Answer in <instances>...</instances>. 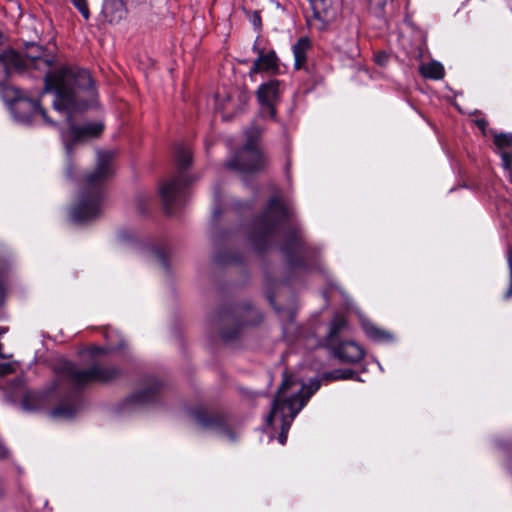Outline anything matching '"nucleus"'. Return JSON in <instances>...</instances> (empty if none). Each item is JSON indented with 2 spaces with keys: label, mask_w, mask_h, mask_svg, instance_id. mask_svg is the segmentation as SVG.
<instances>
[{
  "label": "nucleus",
  "mask_w": 512,
  "mask_h": 512,
  "mask_svg": "<svg viewBox=\"0 0 512 512\" xmlns=\"http://www.w3.org/2000/svg\"><path fill=\"white\" fill-rule=\"evenodd\" d=\"M157 397V389L151 387L133 394L126 401L128 407H137L152 403Z\"/></svg>",
  "instance_id": "obj_17"
},
{
  "label": "nucleus",
  "mask_w": 512,
  "mask_h": 512,
  "mask_svg": "<svg viewBox=\"0 0 512 512\" xmlns=\"http://www.w3.org/2000/svg\"><path fill=\"white\" fill-rule=\"evenodd\" d=\"M330 349L335 357L343 362L355 363L364 357L362 347L353 341H344Z\"/></svg>",
  "instance_id": "obj_13"
},
{
  "label": "nucleus",
  "mask_w": 512,
  "mask_h": 512,
  "mask_svg": "<svg viewBox=\"0 0 512 512\" xmlns=\"http://www.w3.org/2000/svg\"><path fill=\"white\" fill-rule=\"evenodd\" d=\"M4 494V484H3V480L0 478V498L3 496Z\"/></svg>",
  "instance_id": "obj_35"
},
{
  "label": "nucleus",
  "mask_w": 512,
  "mask_h": 512,
  "mask_svg": "<svg viewBox=\"0 0 512 512\" xmlns=\"http://www.w3.org/2000/svg\"><path fill=\"white\" fill-rule=\"evenodd\" d=\"M261 134L262 129L260 127L251 125L245 131V145L236 152L232 159L227 161L226 167L241 173H252L263 169L265 159L258 147Z\"/></svg>",
  "instance_id": "obj_7"
},
{
  "label": "nucleus",
  "mask_w": 512,
  "mask_h": 512,
  "mask_svg": "<svg viewBox=\"0 0 512 512\" xmlns=\"http://www.w3.org/2000/svg\"><path fill=\"white\" fill-rule=\"evenodd\" d=\"M9 456V450L3 442L0 441V460L6 459Z\"/></svg>",
  "instance_id": "obj_32"
},
{
  "label": "nucleus",
  "mask_w": 512,
  "mask_h": 512,
  "mask_svg": "<svg viewBox=\"0 0 512 512\" xmlns=\"http://www.w3.org/2000/svg\"><path fill=\"white\" fill-rule=\"evenodd\" d=\"M102 13L110 23H117L126 15V7L122 0H104Z\"/></svg>",
  "instance_id": "obj_14"
},
{
  "label": "nucleus",
  "mask_w": 512,
  "mask_h": 512,
  "mask_svg": "<svg viewBox=\"0 0 512 512\" xmlns=\"http://www.w3.org/2000/svg\"><path fill=\"white\" fill-rule=\"evenodd\" d=\"M7 329L4 327H0V336H2L4 333H6Z\"/></svg>",
  "instance_id": "obj_39"
},
{
  "label": "nucleus",
  "mask_w": 512,
  "mask_h": 512,
  "mask_svg": "<svg viewBox=\"0 0 512 512\" xmlns=\"http://www.w3.org/2000/svg\"><path fill=\"white\" fill-rule=\"evenodd\" d=\"M16 372L15 362H0V377L10 375Z\"/></svg>",
  "instance_id": "obj_25"
},
{
  "label": "nucleus",
  "mask_w": 512,
  "mask_h": 512,
  "mask_svg": "<svg viewBox=\"0 0 512 512\" xmlns=\"http://www.w3.org/2000/svg\"><path fill=\"white\" fill-rule=\"evenodd\" d=\"M376 62L381 65L385 66L388 62V55L386 53H379L376 55Z\"/></svg>",
  "instance_id": "obj_31"
},
{
  "label": "nucleus",
  "mask_w": 512,
  "mask_h": 512,
  "mask_svg": "<svg viewBox=\"0 0 512 512\" xmlns=\"http://www.w3.org/2000/svg\"><path fill=\"white\" fill-rule=\"evenodd\" d=\"M284 84L277 79L270 80L259 86L257 98L260 104V115L264 118L276 117V105L280 101Z\"/></svg>",
  "instance_id": "obj_10"
},
{
  "label": "nucleus",
  "mask_w": 512,
  "mask_h": 512,
  "mask_svg": "<svg viewBox=\"0 0 512 512\" xmlns=\"http://www.w3.org/2000/svg\"><path fill=\"white\" fill-rule=\"evenodd\" d=\"M76 9L87 20L90 17L89 8L86 0H71Z\"/></svg>",
  "instance_id": "obj_23"
},
{
  "label": "nucleus",
  "mask_w": 512,
  "mask_h": 512,
  "mask_svg": "<svg viewBox=\"0 0 512 512\" xmlns=\"http://www.w3.org/2000/svg\"><path fill=\"white\" fill-rule=\"evenodd\" d=\"M248 313L252 314V315H255V316H258L259 313L257 310H254V309H251Z\"/></svg>",
  "instance_id": "obj_37"
},
{
  "label": "nucleus",
  "mask_w": 512,
  "mask_h": 512,
  "mask_svg": "<svg viewBox=\"0 0 512 512\" xmlns=\"http://www.w3.org/2000/svg\"><path fill=\"white\" fill-rule=\"evenodd\" d=\"M220 214V211L218 208L214 210V216L217 217Z\"/></svg>",
  "instance_id": "obj_41"
},
{
  "label": "nucleus",
  "mask_w": 512,
  "mask_h": 512,
  "mask_svg": "<svg viewBox=\"0 0 512 512\" xmlns=\"http://www.w3.org/2000/svg\"><path fill=\"white\" fill-rule=\"evenodd\" d=\"M240 331V325L238 323H233V328L231 330L222 329L221 337L224 341H231L235 339Z\"/></svg>",
  "instance_id": "obj_22"
},
{
  "label": "nucleus",
  "mask_w": 512,
  "mask_h": 512,
  "mask_svg": "<svg viewBox=\"0 0 512 512\" xmlns=\"http://www.w3.org/2000/svg\"><path fill=\"white\" fill-rule=\"evenodd\" d=\"M476 125L482 130L484 131L485 128L487 127L488 125V122L485 120V119H477L476 120Z\"/></svg>",
  "instance_id": "obj_33"
},
{
  "label": "nucleus",
  "mask_w": 512,
  "mask_h": 512,
  "mask_svg": "<svg viewBox=\"0 0 512 512\" xmlns=\"http://www.w3.org/2000/svg\"><path fill=\"white\" fill-rule=\"evenodd\" d=\"M231 320V316L230 315H225L224 318H223V321L225 322H230Z\"/></svg>",
  "instance_id": "obj_38"
},
{
  "label": "nucleus",
  "mask_w": 512,
  "mask_h": 512,
  "mask_svg": "<svg viewBox=\"0 0 512 512\" xmlns=\"http://www.w3.org/2000/svg\"><path fill=\"white\" fill-rule=\"evenodd\" d=\"M0 350H2V344H1V343H0ZM0 357H1V358H3V359H4V358H7V356H6V355H4V354L2 353V351H0Z\"/></svg>",
  "instance_id": "obj_40"
},
{
  "label": "nucleus",
  "mask_w": 512,
  "mask_h": 512,
  "mask_svg": "<svg viewBox=\"0 0 512 512\" xmlns=\"http://www.w3.org/2000/svg\"><path fill=\"white\" fill-rule=\"evenodd\" d=\"M176 160L180 171L172 179L163 182L159 187L163 207L168 214L174 213L186 201V188L189 179L183 170L188 168L192 162L190 150L180 147L177 151Z\"/></svg>",
  "instance_id": "obj_6"
},
{
  "label": "nucleus",
  "mask_w": 512,
  "mask_h": 512,
  "mask_svg": "<svg viewBox=\"0 0 512 512\" xmlns=\"http://www.w3.org/2000/svg\"><path fill=\"white\" fill-rule=\"evenodd\" d=\"M494 144L499 149H505L512 146V133H495Z\"/></svg>",
  "instance_id": "obj_20"
},
{
  "label": "nucleus",
  "mask_w": 512,
  "mask_h": 512,
  "mask_svg": "<svg viewBox=\"0 0 512 512\" xmlns=\"http://www.w3.org/2000/svg\"><path fill=\"white\" fill-rule=\"evenodd\" d=\"M190 419L201 429L211 431L231 442L237 439V433L230 427L228 418L217 411L204 406H196L188 411Z\"/></svg>",
  "instance_id": "obj_8"
},
{
  "label": "nucleus",
  "mask_w": 512,
  "mask_h": 512,
  "mask_svg": "<svg viewBox=\"0 0 512 512\" xmlns=\"http://www.w3.org/2000/svg\"><path fill=\"white\" fill-rule=\"evenodd\" d=\"M3 291H4V285H3L2 280L0 279V296L2 295Z\"/></svg>",
  "instance_id": "obj_36"
},
{
  "label": "nucleus",
  "mask_w": 512,
  "mask_h": 512,
  "mask_svg": "<svg viewBox=\"0 0 512 512\" xmlns=\"http://www.w3.org/2000/svg\"><path fill=\"white\" fill-rule=\"evenodd\" d=\"M319 387L320 382L317 379H313L308 385H305L302 381L284 372L281 386L273 400L271 411L266 418L267 425L269 426L279 422L281 432L278 436V441L282 445L286 443L287 433L292 421Z\"/></svg>",
  "instance_id": "obj_5"
},
{
  "label": "nucleus",
  "mask_w": 512,
  "mask_h": 512,
  "mask_svg": "<svg viewBox=\"0 0 512 512\" xmlns=\"http://www.w3.org/2000/svg\"><path fill=\"white\" fill-rule=\"evenodd\" d=\"M311 49V41L308 37H300L293 45L292 51L294 55V67L299 70L302 69L307 61V53Z\"/></svg>",
  "instance_id": "obj_15"
},
{
  "label": "nucleus",
  "mask_w": 512,
  "mask_h": 512,
  "mask_svg": "<svg viewBox=\"0 0 512 512\" xmlns=\"http://www.w3.org/2000/svg\"><path fill=\"white\" fill-rule=\"evenodd\" d=\"M114 156L115 153L110 150L97 151L96 167L93 172L85 176L77 200L70 211V216L75 223L85 224L101 215L104 184L113 175Z\"/></svg>",
  "instance_id": "obj_4"
},
{
  "label": "nucleus",
  "mask_w": 512,
  "mask_h": 512,
  "mask_svg": "<svg viewBox=\"0 0 512 512\" xmlns=\"http://www.w3.org/2000/svg\"><path fill=\"white\" fill-rule=\"evenodd\" d=\"M292 214L288 207L277 197L269 200L266 209L254 223L251 242L258 250L266 248L279 234H284L286 241L282 251L293 267H306L308 250L305 247L299 231L284 232V224Z\"/></svg>",
  "instance_id": "obj_3"
},
{
  "label": "nucleus",
  "mask_w": 512,
  "mask_h": 512,
  "mask_svg": "<svg viewBox=\"0 0 512 512\" xmlns=\"http://www.w3.org/2000/svg\"><path fill=\"white\" fill-rule=\"evenodd\" d=\"M7 76V64L4 58L0 55V84L4 82Z\"/></svg>",
  "instance_id": "obj_29"
},
{
  "label": "nucleus",
  "mask_w": 512,
  "mask_h": 512,
  "mask_svg": "<svg viewBox=\"0 0 512 512\" xmlns=\"http://www.w3.org/2000/svg\"><path fill=\"white\" fill-rule=\"evenodd\" d=\"M420 73L429 79H441L444 76V68L441 63L432 61L420 66Z\"/></svg>",
  "instance_id": "obj_19"
},
{
  "label": "nucleus",
  "mask_w": 512,
  "mask_h": 512,
  "mask_svg": "<svg viewBox=\"0 0 512 512\" xmlns=\"http://www.w3.org/2000/svg\"><path fill=\"white\" fill-rule=\"evenodd\" d=\"M103 352V349L100 348V347H92L91 348V353L92 354H96V353H102Z\"/></svg>",
  "instance_id": "obj_34"
},
{
  "label": "nucleus",
  "mask_w": 512,
  "mask_h": 512,
  "mask_svg": "<svg viewBox=\"0 0 512 512\" xmlns=\"http://www.w3.org/2000/svg\"><path fill=\"white\" fill-rule=\"evenodd\" d=\"M507 261H508V266H509V271H510V285H509L507 292L505 293L506 299H508L512 296V247L508 250Z\"/></svg>",
  "instance_id": "obj_27"
},
{
  "label": "nucleus",
  "mask_w": 512,
  "mask_h": 512,
  "mask_svg": "<svg viewBox=\"0 0 512 512\" xmlns=\"http://www.w3.org/2000/svg\"><path fill=\"white\" fill-rule=\"evenodd\" d=\"M502 163L505 168H510L512 165V152L503 151L501 153Z\"/></svg>",
  "instance_id": "obj_30"
},
{
  "label": "nucleus",
  "mask_w": 512,
  "mask_h": 512,
  "mask_svg": "<svg viewBox=\"0 0 512 512\" xmlns=\"http://www.w3.org/2000/svg\"><path fill=\"white\" fill-rule=\"evenodd\" d=\"M33 59L38 69L50 68L54 63L53 57H34Z\"/></svg>",
  "instance_id": "obj_24"
},
{
  "label": "nucleus",
  "mask_w": 512,
  "mask_h": 512,
  "mask_svg": "<svg viewBox=\"0 0 512 512\" xmlns=\"http://www.w3.org/2000/svg\"><path fill=\"white\" fill-rule=\"evenodd\" d=\"M370 8L375 12H380L383 10L386 0H367Z\"/></svg>",
  "instance_id": "obj_28"
},
{
  "label": "nucleus",
  "mask_w": 512,
  "mask_h": 512,
  "mask_svg": "<svg viewBox=\"0 0 512 512\" xmlns=\"http://www.w3.org/2000/svg\"><path fill=\"white\" fill-rule=\"evenodd\" d=\"M11 112L17 121L24 124H32L38 119H42L45 123L56 126V123L48 118L46 111L41 108L37 100L16 98L11 103Z\"/></svg>",
  "instance_id": "obj_9"
},
{
  "label": "nucleus",
  "mask_w": 512,
  "mask_h": 512,
  "mask_svg": "<svg viewBox=\"0 0 512 512\" xmlns=\"http://www.w3.org/2000/svg\"><path fill=\"white\" fill-rule=\"evenodd\" d=\"M55 376L51 384L41 392L27 394L23 405L28 410L47 409L53 418L69 419L81 408L82 400L77 390L95 382L108 383L117 379L121 371L115 366L93 365L80 369L74 363L63 361L54 369Z\"/></svg>",
  "instance_id": "obj_2"
},
{
  "label": "nucleus",
  "mask_w": 512,
  "mask_h": 512,
  "mask_svg": "<svg viewBox=\"0 0 512 512\" xmlns=\"http://www.w3.org/2000/svg\"><path fill=\"white\" fill-rule=\"evenodd\" d=\"M346 326L347 322L343 316L337 315L333 318V320L330 323L329 332L326 337L327 347L332 348L342 343L340 341V335L342 331L346 328Z\"/></svg>",
  "instance_id": "obj_16"
},
{
  "label": "nucleus",
  "mask_w": 512,
  "mask_h": 512,
  "mask_svg": "<svg viewBox=\"0 0 512 512\" xmlns=\"http://www.w3.org/2000/svg\"><path fill=\"white\" fill-rule=\"evenodd\" d=\"M312 16L308 19L310 25H314L318 30H323L336 18V11L330 0H307Z\"/></svg>",
  "instance_id": "obj_11"
},
{
  "label": "nucleus",
  "mask_w": 512,
  "mask_h": 512,
  "mask_svg": "<svg viewBox=\"0 0 512 512\" xmlns=\"http://www.w3.org/2000/svg\"><path fill=\"white\" fill-rule=\"evenodd\" d=\"M44 92H53L54 109L65 117L67 129L60 130V136L67 156L66 174L73 177L71 155L76 145L98 137L104 126L101 122L78 124L74 116L92 107L98 93L90 73L77 66L61 65L46 73Z\"/></svg>",
  "instance_id": "obj_1"
},
{
  "label": "nucleus",
  "mask_w": 512,
  "mask_h": 512,
  "mask_svg": "<svg viewBox=\"0 0 512 512\" xmlns=\"http://www.w3.org/2000/svg\"><path fill=\"white\" fill-rule=\"evenodd\" d=\"M253 51L258 54V57L254 60L253 65L250 68L249 75H253L260 72H267L270 74L279 73V59L274 50L264 52L263 49L257 47V42L253 45Z\"/></svg>",
  "instance_id": "obj_12"
},
{
  "label": "nucleus",
  "mask_w": 512,
  "mask_h": 512,
  "mask_svg": "<svg viewBox=\"0 0 512 512\" xmlns=\"http://www.w3.org/2000/svg\"><path fill=\"white\" fill-rule=\"evenodd\" d=\"M363 329H364L366 335L374 341L389 342L393 339V336L389 332L380 329L379 327L375 326L373 323H369V322L364 323Z\"/></svg>",
  "instance_id": "obj_18"
},
{
  "label": "nucleus",
  "mask_w": 512,
  "mask_h": 512,
  "mask_svg": "<svg viewBox=\"0 0 512 512\" xmlns=\"http://www.w3.org/2000/svg\"><path fill=\"white\" fill-rule=\"evenodd\" d=\"M153 254H154L156 260L161 265V267L163 269H165L166 271H168V262H167L166 253L163 250L154 249Z\"/></svg>",
  "instance_id": "obj_26"
},
{
  "label": "nucleus",
  "mask_w": 512,
  "mask_h": 512,
  "mask_svg": "<svg viewBox=\"0 0 512 512\" xmlns=\"http://www.w3.org/2000/svg\"><path fill=\"white\" fill-rule=\"evenodd\" d=\"M354 372L350 369H335L325 373L324 377L331 380L350 379L353 378Z\"/></svg>",
  "instance_id": "obj_21"
}]
</instances>
